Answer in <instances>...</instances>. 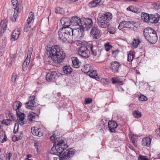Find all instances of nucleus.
<instances>
[{
    "label": "nucleus",
    "mask_w": 160,
    "mask_h": 160,
    "mask_svg": "<svg viewBox=\"0 0 160 160\" xmlns=\"http://www.w3.org/2000/svg\"><path fill=\"white\" fill-rule=\"evenodd\" d=\"M12 154L11 152L8 153L6 156V160H10V158L12 156Z\"/></svg>",
    "instance_id": "obj_50"
},
{
    "label": "nucleus",
    "mask_w": 160,
    "mask_h": 160,
    "mask_svg": "<svg viewBox=\"0 0 160 160\" xmlns=\"http://www.w3.org/2000/svg\"><path fill=\"white\" fill-rule=\"evenodd\" d=\"M78 54L81 57L84 58H87L90 55V52L86 46L80 47L78 51Z\"/></svg>",
    "instance_id": "obj_7"
},
{
    "label": "nucleus",
    "mask_w": 160,
    "mask_h": 160,
    "mask_svg": "<svg viewBox=\"0 0 160 160\" xmlns=\"http://www.w3.org/2000/svg\"><path fill=\"white\" fill-rule=\"evenodd\" d=\"M4 157L5 155L3 154L0 155V160H3V158Z\"/></svg>",
    "instance_id": "obj_60"
},
{
    "label": "nucleus",
    "mask_w": 160,
    "mask_h": 160,
    "mask_svg": "<svg viewBox=\"0 0 160 160\" xmlns=\"http://www.w3.org/2000/svg\"><path fill=\"white\" fill-rule=\"evenodd\" d=\"M2 136L0 137V140L2 143H3L7 141V137L5 134H4V137L2 138Z\"/></svg>",
    "instance_id": "obj_46"
},
{
    "label": "nucleus",
    "mask_w": 160,
    "mask_h": 160,
    "mask_svg": "<svg viewBox=\"0 0 160 160\" xmlns=\"http://www.w3.org/2000/svg\"><path fill=\"white\" fill-rule=\"evenodd\" d=\"M133 8L132 6L129 7L127 8L128 10H129L132 12H135V11L133 10Z\"/></svg>",
    "instance_id": "obj_56"
},
{
    "label": "nucleus",
    "mask_w": 160,
    "mask_h": 160,
    "mask_svg": "<svg viewBox=\"0 0 160 160\" xmlns=\"http://www.w3.org/2000/svg\"><path fill=\"white\" fill-rule=\"evenodd\" d=\"M140 43V41L138 38H134L133 39L131 45L134 48H136Z\"/></svg>",
    "instance_id": "obj_28"
},
{
    "label": "nucleus",
    "mask_w": 160,
    "mask_h": 160,
    "mask_svg": "<svg viewBox=\"0 0 160 160\" xmlns=\"http://www.w3.org/2000/svg\"><path fill=\"white\" fill-rule=\"evenodd\" d=\"M46 53L48 56V58L55 63H60L64 60L66 54L63 49L60 48L58 45H55L51 47H47Z\"/></svg>",
    "instance_id": "obj_2"
},
{
    "label": "nucleus",
    "mask_w": 160,
    "mask_h": 160,
    "mask_svg": "<svg viewBox=\"0 0 160 160\" xmlns=\"http://www.w3.org/2000/svg\"><path fill=\"white\" fill-rule=\"evenodd\" d=\"M79 27L80 28H78L77 29H73V36H76V37L79 38L81 39L84 36V30L86 29L82 27Z\"/></svg>",
    "instance_id": "obj_11"
},
{
    "label": "nucleus",
    "mask_w": 160,
    "mask_h": 160,
    "mask_svg": "<svg viewBox=\"0 0 160 160\" xmlns=\"http://www.w3.org/2000/svg\"><path fill=\"white\" fill-rule=\"evenodd\" d=\"M34 144L37 151L38 152L39 149L38 148H39L40 146V142L38 141H35L34 142Z\"/></svg>",
    "instance_id": "obj_42"
},
{
    "label": "nucleus",
    "mask_w": 160,
    "mask_h": 160,
    "mask_svg": "<svg viewBox=\"0 0 160 160\" xmlns=\"http://www.w3.org/2000/svg\"><path fill=\"white\" fill-rule=\"evenodd\" d=\"M112 17V13L107 12L99 16L97 18V23L100 28H106L109 26V22Z\"/></svg>",
    "instance_id": "obj_4"
},
{
    "label": "nucleus",
    "mask_w": 160,
    "mask_h": 160,
    "mask_svg": "<svg viewBox=\"0 0 160 160\" xmlns=\"http://www.w3.org/2000/svg\"><path fill=\"white\" fill-rule=\"evenodd\" d=\"M32 50L33 49L32 48H30L28 50V55L27 57L31 58V56L32 53Z\"/></svg>",
    "instance_id": "obj_48"
},
{
    "label": "nucleus",
    "mask_w": 160,
    "mask_h": 160,
    "mask_svg": "<svg viewBox=\"0 0 160 160\" xmlns=\"http://www.w3.org/2000/svg\"><path fill=\"white\" fill-rule=\"evenodd\" d=\"M10 56V58L11 59V62L10 63V64H11V63L12 62H13L14 61L15 56V55L13 54V55H11Z\"/></svg>",
    "instance_id": "obj_52"
},
{
    "label": "nucleus",
    "mask_w": 160,
    "mask_h": 160,
    "mask_svg": "<svg viewBox=\"0 0 160 160\" xmlns=\"http://www.w3.org/2000/svg\"><path fill=\"white\" fill-rule=\"evenodd\" d=\"M16 126L17 127V131H18V124L16 123L15 124V127L14 128H16Z\"/></svg>",
    "instance_id": "obj_63"
},
{
    "label": "nucleus",
    "mask_w": 160,
    "mask_h": 160,
    "mask_svg": "<svg viewBox=\"0 0 160 160\" xmlns=\"http://www.w3.org/2000/svg\"><path fill=\"white\" fill-rule=\"evenodd\" d=\"M112 82L114 84L122 83L119 79L117 77H113L112 79Z\"/></svg>",
    "instance_id": "obj_34"
},
{
    "label": "nucleus",
    "mask_w": 160,
    "mask_h": 160,
    "mask_svg": "<svg viewBox=\"0 0 160 160\" xmlns=\"http://www.w3.org/2000/svg\"><path fill=\"white\" fill-rule=\"evenodd\" d=\"M71 25L72 26H78L81 27L82 21L79 18L75 16L72 17L70 19Z\"/></svg>",
    "instance_id": "obj_15"
},
{
    "label": "nucleus",
    "mask_w": 160,
    "mask_h": 160,
    "mask_svg": "<svg viewBox=\"0 0 160 160\" xmlns=\"http://www.w3.org/2000/svg\"><path fill=\"white\" fill-rule=\"evenodd\" d=\"M48 63L50 64H52V61L50 60H48Z\"/></svg>",
    "instance_id": "obj_64"
},
{
    "label": "nucleus",
    "mask_w": 160,
    "mask_h": 160,
    "mask_svg": "<svg viewBox=\"0 0 160 160\" xmlns=\"http://www.w3.org/2000/svg\"><path fill=\"white\" fill-rule=\"evenodd\" d=\"M22 104L20 101H17L14 103L13 104L12 107L13 109L16 111L17 112L18 110L21 107Z\"/></svg>",
    "instance_id": "obj_27"
},
{
    "label": "nucleus",
    "mask_w": 160,
    "mask_h": 160,
    "mask_svg": "<svg viewBox=\"0 0 160 160\" xmlns=\"http://www.w3.org/2000/svg\"><path fill=\"white\" fill-rule=\"evenodd\" d=\"M93 24L92 21L91 19L89 18H85L84 21H82V25L81 27L86 30L90 28Z\"/></svg>",
    "instance_id": "obj_13"
},
{
    "label": "nucleus",
    "mask_w": 160,
    "mask_h": 160,
    "mask_svg": "<svg viewBox=\"0 0 160 160\" xmlns=\"http://www.w3.org/2000/svg\"><path fill=\"white\" fill-rule=\"evenodd\" d=\"M28 118L30 121L33 122L38 119V116L33 112H30L28 116Z\"/></svg>",
    "instance_id": "obj_21"
},
{
    "label": "nucleus",
    "mask_w": 160,
    "mask_h": 160,
    "mask_svg": "<svg viewBox=\"0 0 160 160\" xmlns=\"http://www.w3.org/2000/svg\"><path fill=\"white\" fill-rule=\"evenodd\" d=\"M104 124H105V123H104L103 122V123H102V124L101 123V124H100L99 125V128H100V127H101V129H102L103 128H104Z\"/></svg>",
    "instance_id": "obj_58"
},
{
    "label": "nucleus",
    "mask_w": 160,
    "mask_h": 160,
    "mask_svg": "<svg viewBox=\"0 0 160 160\" xmlns=\"http://www.w3.org/2000/svg\"><path fill=\"white\" fill-rule=\"evenodd\" d=\"M124 21H122L120 23L118 27V28L119 29L121 30L122 29L126 28L124 25Z\"/></svg>",
    "instance_id": "obj_45"
},
{
    "label": "nucleus",
    "mask_w": 160,
    "mask_h": 160,
    "mask_svg": "<svg viewBox=\"0 0 160 160\" xmlns=\"http://www.w3.org/2000/svg\"><path fill=\"white\" fill-rule=\"evenodd\" d=\"M17 77V74L16 73H13L12 80V81L15 82L16 81Z\"/></svg>",
    "instance_id": "obj_51"
},
{
    "label": "nucleus",
    "mask_w": 160,
    "mask_h": 160,
    "mask_svg": "<svg viewBox=\"0 0 160 160\" xmlns=\"http://www.w3.org/2000/svg\"><path fill=\"white\" fill-rule=\"evenodd\" d=\"M90 34L93 39H97L101 37L102 33L101 30L98 28L97 26H94L92 28Z\"/></svg>",
    "instance_id": "obj_8"
},
{
    "label": "nucleus",
    "mask_w": 160,
    "mask_h": 160,
    "mask_svg": "<svg viewBox=\"0 0 160 160\" xmlns=\"http://www.w3.org/2000/svg\"><path fill=\"white\" fill-rule=\"evenodd\" d=\"M88 5L89 7L91 8H93L98 6L94 0L90 2Z\"/></svg>",
    "instance_id": "obj_37"
},
{
    "label": "nucleus",
    "mask_w": 160,
    "mask_h": 160,
    "mask_svg": "<svg viewBox=\"0 0 160 160\" xmlns=\"http://www.w3.org/2000/svg\"><path fill=\"white\" fill-rule=\"evenodd\" d=\"M10 119L11 120H14L15 118L12 115L10 114Z\"/></svg>",
    "instance_id": "obj_59"
},
{
    "label": "nucleus",
    "mask_w": 160,
    "mask_h": 160,
    "mask_svg": "<svg viewBox=\"0 0 160 160\" xmlns=\"http://www.w3.org/2000/svg\"><path fill=\"white\" fill-rule=\"evenodd\" d=\"M73 33L72 28H62L58 32L59 39L63 42H69L73 36Z\"/></svg>",
    "instance_id": "obj_3"
},
{
    "label": "nucleus",
    "mask_w": 160,
    "mask_h": 160,
    "mask_svg": "<svg viewBox=\"0 0 160 160\" xmlns=\"http://www.w3.org/2000/svg\"><path fill=\"white\" fill-rule=\"evenodd\" d=\"M108 126L110 131L111 132H114L115 131V129L118 126L117 124L114 122L109 121L108 122Z\"/></svg>",
    "instance_id": "obj_22"
},
{
    "label": "nucleus",
    "mask_w": 160,
    "mask_h": 160,
    "mask_svg": "<svg viewBox=\"0 0 160 160\" xmlns=\"http://www.w3.org/2000/svg\"><path fill=\"white\" fill-rule=\"evenodd\" d=\"M139 101H146L148 99L147 97L143 95H141L139 98Z\"/></svg>",
    "instance_id": "obj_43"
},
{
    "label": "nucleus",
    "mask_w": 160,
    "mask_h": 160,
    "mask_svg": "<svg viewBox=\"0 0 160 160\" xmlns=\"http://www.w3.org/2000/svg\"><path fill=\"white\" fill-rule=\"evenodd\" d=\"M89 67V65L86 64L82 68V71L85 73H87L88 74V75L91 78L96 79L99 78L96 71L93 70L90 71L89 69H88V70H87V69H85L86 68H88Z\"/></svg>",
    "instance_id": "obj_10"
},
{
    "label": "nucleus",
    "mask_w": 160,
    "mask_h": 160,
    "mask_svg": "<svg viewBox=\"0 0 160 160\" xmlns=\"http://www.w3.org/2000/svg\"><path fill=\"white\" fill-rule=\"evenodd\" d=\"M31 131L32 134L34 136L40 137L43 135V132L40 128L35 129L34 127H32L31 128Z\"/></svg>",
    "instance_id": "obj_19"
},
{
    "label": "nucleus",
    "mask_w": 160,
    "mask_h": 160,
    "mask_svg": "<svg viewBox=\"0 0 160 160\" xmlns=\"http://www.w3.org/2000/svg\"><path fill=\"white\" fill-rule=\"evenodd\" d=\"M56 72H48L46 76V80L48 82H53L58 76Z\"/></svg>",
    "instance_id": "obj_16"
},
{
    "label": "nucleus",
    "mask_w": 160,
    "mask_h": 160,
    "mask_svg": "<svg viewBox=\"0 0 160 160\" xmlns=\"http://www.w3.org/2000/svg\"><path fill=\"white\" fill-rule=\"evenodd\" d=\"M92 101V99L91 98H86L84 101V104H88L91 103Z\"/></svg>",
    "instance_id": "obj_44"
},
{
    "label": "nucleus",
    "mask_w": 160,
    "mask_h": 160,
    "mask_svg": "<svg viewBox=\"0 0 160 160\" xmlns=\"http://www.w3.org/2000/svg\"><path fill=\"white\" fill-rule=\"evenodd\" d=\"M150 15L147 13L142 12L141 14L142 19L145 22H148Z\"/></svg>",
    "instance_id": "obj_26"
},
{
    "label": "nucleus",
    "mask_w": 160,
    "mask_h": 160,
    "mask_svg": "<svg viewBox=\"0 0 160 160\" xmlns=\"http://www.w3.org/2000/svg\"><path fill=\"white\" fill-rule=\"evenodd\" d=\"M16 114L20 124L24 125L26 124V121L25 120V115L24 113L18 111V112H17Z\"/></svg>",
    "instance_id": "obj_17"
},
{
    "label": "nucleus",
    "mask_w": 160,
    "mask_h": 160,
    "mask_svg": "<svg viewBox=\"0 0 160 160\" xmlns=\"http://www.w3.org/2000/svg\"><path fill=\"white\" fill-rule=\"evenodd\" d=\"M23 135V133L22 132H20L19 133V135H17V136L18 137V139L21 140L22 139Z\"/></svg>",
    "instance_id": "obj_53"
},
{
    "label": "nucleus",
    "mask_w": 160,
    "mask_h": 160,
    "mask_svg": "<svg viewBox=\"0 0 160 160\" xmlns=\"http://www.w3.org/2000/svg\"><path fill=\"white\" fill-rule=\"evenodd\" d=\"M138 160H150L145 156H143L141 155H139L138 157Z\"/></svg>",
    "instance_id": "obj_38"
},
{
    "label": "nucleus",
    "mask_w": 160,
    "mask_h": 160,
    "mask_svg": "<svg viewBox=\"0 0 160 160\" xmlns=\"http://www.w3.org/2000/svg\"><path fill=\"white\" fill-rule=\"evenodd\" d=\"M64 141L57 140L54 144L50 152L52 154L57 155L61 156L60 160H70L76 152V150L70 149L67 150L62 147L64 146Z\"/></svg>",
    "instance_id": "obj_1"
},
{
    "label": "nucleus",
    "mask_w": 160,
    "mask_h": 160,
    "mask_svg": "<svg viewBox=\"0 0 160 160\" xmlns=\"http://www.w3.org/2000/svg\"><path fill=\"white\" fill-rule=\"evenodd\" d=\"M108 31L110 33L113 34L115 33V29L113 27H112L109 28Z\"/></svg>",
    "instance_id": "obj_49"
},
{
    "label": "nucleus",
    "mask_w": 160,
    "mask_h": 160,
    "mask_svg": "<svg viewBox=\"0 0 160 160\" xmlns=\"http://www.w3.org/2000/svg\"><path fill=\"white\" fill-rule=\"evenodd\" d=\"M159 17L158 15H150L148 22L152 23H156L159 21Z\"/></svg>",
    "instance_id": "obj_20"
},
{
    "label": "nucleus",
    "mask_w": 160,
    "mask_h": 160,
    "mask_svg": "<svg viewBox=\"0 0 160 160\" xmlns=\"http://www.w3.org/2000/svg\"><path fill=\"white\" fill-rule=\"evenodd\" d=\"M20 34V30L19 29L15 30L12 35L11 39L13 41L16 40L18 38Z\"/></svg>",
    "instance_id": "obj_24"
},
{
    "label": "nucleus",
    "mask_w": 160,
    "mask_h": 160,
    "mask_svg": "<svg viewBox=\"0 0 160 160\" xmlns=\"http://www.w3.org/2000/svg\"><path fill=\"white\" fill-rule=\"evenodd\" d=\"M124 25L126 28H127L128 26H130L131 25H132L133 26H135L136 22L132 21H124Z\"/></svg>",
    "instance_id": "obj_31"
},
{
    "label": "nucleus",
    "mask_w": 160,
    "mask_h": 160,
    "mask_svg": "<svg viewBox=\"0 0 160 160\" xmlns=\"http://www.w3.org/2000/svg\"><path fill=\"white\" fill-rule=\"evenodd\" d=\"M61 23L63 26L62 28H69L68 27L71 25L70 19L68 18L63 17L61 19Z\"/></svg>",
    "instance_id": "obj_18"
},
{
    "label": "nucleus",
    "mask_w": 160,
    "mask_h": 160,
    "mask_svg": "<svg viewBox=\"0 0 160 160\" xmlns=\"http://www.w3.org/2000/svg\"><path fill=\"white\" fill-rule=\"evenodd\" d=\"M11 120L10 119L4 120L2 121V123L7 126H9L11 124Z\"/></svg>",
    "instance_id": "obj_36"
},
{
    "label": "nucleus",
    "mask_w": 160,
    "mask_h": 160,
    "mask_svg": "<svg viewBox=\"0 0 160 160\" xmlns=\"http://www.w3.org/2000/svg\"><path fill=\"white\" fill-rule=\"evenodd\" d=\"M55 132H53L52 135L50 137V139L52 141H55V142H57V140L60 141V139H58L57 140V138L56 137V136L55 135Z\"/></svg>",
    "instance_id": "obj_40"
},
{
    "label": "nucleus",
    "mask_w": 160,
    "mask_h": 160,
    "mask_svg": "<svg viewBox=\"0 0 160 160\" xmlns=\"http://www.w3.org/2000/svg\"><path fill=\"white\" fill-rule=\"evenodd\" d=\"M32 157V155L30 154H28L27 155V158L26 159H29V158H30Z\"/></svg>",
    "instance_id": "obj_62"
},
{
    "label": "nucleus",
    "mask_w": 160,
    "mask_h": 160,
    "mask_svg": "<svg viewBox=\"0 0 160 160\" xmlns=\"http://www.w3.org/2000/svg\"><path fill=\"white\" fill-rule=\"evenodd\" d=\"M145 39L151 44H154L157 42L158 38L156 32L151 28H146L143 31Z\"/></svg>",
    "instance_id": "obj_5"
},
{
    "label": "nucleus",
    "mask_w": 160,
    "mask_h": 160,
    "mask_svg": "<svg viewBox=\"0 0 160 160\" xmlns=\"http://www.w3.org/2000/svg\"><path fill=\"white\" fill-rule=\"evenodd\" d=\"M2 44H3V45H4L6 43L7 39L6 38L4 37H2Z\"/></svg>",
    "instance_id": "obj_54"
},
{
    "label": "nucleus",
    "mask_w": 160,
    "mask_h": 160,
    "mask_svg": "<svg viewBox=\"0 0 160 160\" xmlns=\"http://www.w3.org/2000/svg\"><path fill=\"white\" fill-rule=\"evenodd\" d=\"M119 51L118 50H116L112 52V54L117 56L118 54Z\"/></svg>",
    "instance_id": "obj_57"
},
{
    "label": "nucleus",
    "mask_w": 160,
    "mask_h": 160,
    "mask_svg": "<svg viewBox=\"0 0 160 160\" xmlns=\"http://www.w3.org/2000/svg\"><path fill=\"white\" fill-rule=\"evenodd\" d=\"M132 114L134 117L137 118H139L142 117L141 112L138 110H134L133 111Z\"/></svg>",
    "instance_id": "obj_30"
},
{
    "label": "nucleus",
    "mask_w": 160,
    "mask_h": 160,
    "mask_svg": "<svg viewBox=\"0 0 160 160\" xmlns=\"http://www.w3.org/2000/svg\"><path fill=\"white\" fill-rule=\"evenodd\" d=\"M94 1L98 6L101 5L104 2L103 0H94Z\"/></svg>",
    "instance_id": "obj_47"
},
{
    "label": "nucleus",
    "mask_w": 160,
    "mask_h": 160,
    "mask_svg": "<svg viewBox=\"0 0 160 160\" xmlns=\"http://www.w3.org/2000/svg\"><path fill=\"white\" fill-rule=\"evenodd\" d=\"M105 50L107 52L109 51L110 49L112 47V46L110 45L108 43H106L104 45Z\"/></svg>",
    "instance_id": "obj_39"
},
{
    "label": "nucleus",
    "mask_w": 160,
    "mask_h": 160,
    "mask_svg": "<svg viewBox=\"0 0 160 160\" xmlns=\"http://www.w3.org/2000/svg\"><path fill=\"white\" fill-rule=\"evenodd\" d=\"M90 49L91 53L93 56H96L98 54V53H99V51H98V52H97L96 48V47H91Z\"/></svg>",
    "instance_id": "obj_35"
},
{
    "label": "nucleus",
    "mask_w": 160,
    "mask_h": 160,
    "mask_svg": "<svg viewBox=\"0 0 160 160\" xmlns=\"http://www.w3.org/2000/svg\"><path fill=\"white\" fill-rule=\"evenodd\" d=\"M63 71L64 73L69 74L72 72V70L70 66H66L63 68Z\"/></svg>",
    "instance_id": "obj_29"
},
{
    "label": "nucleus",
    "mask_w": 160,
    "mask_h": 160,
    "mask_svg": "<svg viewBox=\"0 0 160 160\" xmlns=\"http://www.w3.org/2000/svg\"><path fill=\"white\" fill-rule=\"evenodd\" d=\"M34 14L32 12H30L29 15L28 17L27 20V22L25 25L24 31L28 32L31 28L30 23L33 22L34 19Z\"/></svg>",
    "instance_id": "obj_9"
},
{
    "label": "nucleus",
    "mask_w": 160,
    "mask_h": 160,
    "mask_svg": "<svg viewBox=\"0 0 160 160\" xmlns=\"http://www.w3.org/2000/svg\"><path fill=\"white\" fill-rule=\"evenodd\" d=\"M131 140L132 141V143L134 144L135 145V141L133 138L132 137L131 138Z\"/></svg>",
    "instance_id": "obj_61"
},
{
    "label": "nucleus",
    "mask_w": 160,
    "mask_h": 160,
    "mask_svg": "<svg viewBox=\"0 0 160 160\" xmlns=\"http://www.w3.org/2000/svg\"><path fill=\"white\" fill-rule=\"evenodd\" d=\"M151 138L149 137H146L143 138L142 141V145L143 146L149 147L151 144Z\"/></svg>",
    "instance_id": "obj_25"
},
{
    "label": "nucleus",
    "mask_w": 160,
    "mask_h": 160,
    "mask_svg": "<svg viewBox=\"0 0 160 160\" xmlns=\"http://www.w3.org/2000/svg\"><path fill=\"white\" fill-rule=\"evenodd\" d=\"M72 63L73 67L76 68H78L81 65V62L77 57H73L72 58Z\"/></svg>",
    "instance_id": "obj_23"
},
{
    "label": "nucleus",
    "mask_w": 160,
    "mask_h": 160,
    "mask_svg": "<svg viewBox=\"0 0 160 160\" xmlns=\"http://www.w3.org/2000/svg\"><path fill=\"white\" fill-rule=\"evenodd\" d=\"M134 53L132 51L129 52L128 56V60L129 62H131L134 57Z\"/></svg>",
    "instance_id": "obj_32"
},
{
    "label": "nucleus",
    "mask_w": 160,
    "mask_h": 160,
    "mask_svg": "<svg viewBox=\"0 0 160 160\" xmlns=\"http://www.w3.org/2000/svg\"><path fill=\"white\" fill-rule=\"evenodd\" d=\"M12 139V141L14 142H15L19 140L18 139V137L17 136L15 135L13 136Z\"/></svg>",
    "instance_id": "obj_55"
},
{
    "label": "nucleus",
    "mask_w": 160,
    "mask_h": 160,
    "mask_svg": "<svg viewBox=\"0 0 160 160\" xmlns=\"http://www.w3.org/2000/svg\"><path fill=\"white\" fill-rule=\"evenodd\" d=\"M121 65L116 61L112 62L110 63V68L112 72L117 73L119 72V69Z\"/></svg>",
    "instance_id": "obj_14"
},
{
    "label": "nucleus",
    "mask_w": 160,
    "mask_h": 160,
    "mask_svg": "<svg viewBox=\"0 0 160 160\" xmlns=\"http://www.w3.org/2000/svg\"><path fill=\"white\" fill-rule=\"evenodd\" d=\"M35 96H31L28 98V101L25 103V107L28 109H34L36 103Z\"/></svg>",
    "instance_id": "obj_12"
},
{
    "label": "nucleus",
    "mask_w": 160,
    "mask_h": 160,
    "mask_svg": "<svg viewBox=\"0 0 160 160\" xmlns=\"http://www.w3.org/2000/svg\"><path fill=\"white\" fill-rule=\"evenodd\" d=\"M63 9L59 7L56 8L55 10V12L57 13L61 14L62 12Z\"/></svg>",
    "instance_id": "obj_41"
},
{
    "label": "nucleus",
    "mask_w": 160,
    "mask_h": 160,
    "mask_svg": "<svg viewBox=\"0 0 160 160\" xmlns=\"http://www.w3.org/2000/svg\"><path fill=\"white\" fill-rule=\"evenodd\" d=\"M11 2L14 9V13L13 17H10V19L12 22H16V19L18 16V13L20 12L21 10L19 8V4L18 3V0H12Z\"/></svg>",
    "instance_id": "obj_6"
},
{
    "label": "nucleus",
    "mask_w": 160,
    "mask_h": 160,
    "mask_svg": "<svg viewBox=\"0 0 160 160\" xmlns=\"http://www.w3.org/2000/svg\"><path fill=\"white\" fill-rule=\"evenodd\" d=\"M30 58L27 57L26 58L25 60L23 65L22 68H25L29 64L30 61Z\"/></svg>",
    "instance_id": "obj_33"
}]
</instances>
